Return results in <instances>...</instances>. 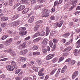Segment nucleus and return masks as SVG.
I'll use <instances>...</instances> for the list:
<instances>
[{
    "instance_id": "1",
    "label": "nucleus",
    "mask_w": 80,
    "mask_h": 80,
    "mask_svg": "<svg viewBox=\"0 0 80 80\" xmlns=\"http://www.w3.org/2000/svg\"><path fill=\"white\" fill-rule=\"evenodd\" d=\"M50 12L48 11V9L45 8L43 9V10L42 12V16L43 17H47L49 16Z\"/></svg>"
},
{
    "instance_id": "2",
    "label": "nucleus",
    "mask_w": 80,
    "mask_h": 80,
    "mask_svg": "<svg viewBox=\"0 0 80 80\" xmlns=\"http://www.w3.org/2000/svg\"><path fill=\"white\" fill-rule=\"evenodd\" d=\"M20 22H21V21H20V20H18L17 21H16L11 23V26L12 27H13L14 26H18V25H20Z\"/></svg>"
},
{
    "instance_id": "3",
    "label": "nucleus",
    "mask_w": 80,
    "mask_h": 80,
    "mask_svg": "<svg viewBox=\"0 0 80 80\" xmlns=\"http://www.w3.org/2000/svg\"><path fill=\"white\" fill-rule=\"evenodd\" d=\"M63 23V20H61L60 21L59 24V22H56L54 25V26L55 28H57V27H61Z\"/></svg>"
},
{
    "instance_id": "4",
    "label": "nucleus",
    "mask_w": 80,
    "mask_h": 80,
    "mask_svg": "<svg viewBox=\"0 0 80 80\" xmlns=\"http://www.w3.org/2000/svg\"><path fill=\"white\" fill-rule=\"evenodd\" d=\"M71 50H72V47H69L65 48L63 50V52L64 53H69L68 52H69Z\"/></svg>"
},
{
    "instance_id": "5",
    "label": "nucleus",
    "mask_w": 80,
    "mask_h": 80,
    "mask_svg": "<svg viewBox=\"0 0 80 80\" xmlns=\"http://www.w3.org/2000/svg\"><path fill=\"white\" fill-rule=\"evenodd\" d=\"M7 69L9 71H12L14 70V68H13V67L12 66L8 65L6 67Z\"/></svg>"
},
{
    "instance_id": "6",
    "label": "nucleus",
    "mask_w": 80,
    "mask_h": 80,
    "mask_svg": "<svg viewBox=\"0 0 80 80\" xmlns=\"http://www.w3.org/2000/svg\"><path fill=\"white\" fill-rule=\"evenodd\" d=\"M25 7V5H21L17 8V10H18V11H22V10L24 9Z\"/></svg>"
},
{
    "instance_id": "7",
    "label": "nucleus",
    "mask_w": 80,
    "mask_h": 80,
    "mask_svg": "<svg viewBox=\"0 0 80 80\" xmlns=\"http://www.w3.org/2000/svg\"><path fill=\"white\" fill-rule=\"evenodd\" d=\"M78 75V72L77 71L74 72L72 74V79H74Z\"/></svg>"
},
{
    "instance_id": "8",
    "label": "nucleus",
    "mask_w": 80,
    "mask_h": 80,
    "mask_svg": "<svg viewBox=\"0 0 80 80\" xmlns=\"http://www.w3.org/2000/svg\"><path fill=\"white\" fill-rule=\"evenodd\" d=\"M53 57V54H51L48 55L46 58V60H50V59H52Z\"/></svg>"
},
{
    "instance_id": "9",
    "label": "nucleus",
    "mask_w": 80,
    "mask_h": 80,
    "mask_svg": "<svg viewBox=\"0 0 80 80\" xmlns=\"http://www.w3.org/2000/svg\"><path fill=\"white\" fill-rule=\"evenodd\" d=\"M20 16V14H15L13 17L12 18V20H16V19H17L18 17Z\"/></svg>"
},
{
    "instance_id": "10",
    "label": "nucleus",
    "mask_w": 80,
    "mask_h": 80,
    "mask_svg": "<svg viewBox=\"0 0 80 80\" xmlns=\"http://www.w3.org/2000/svg\"><path fill=\"white\" fill-rule=\"evenodd\" d=\"M12 41V38H11L8 40L6 41L5 45H8L10 43H11Z\"/></svg>"
},
{
    "instance_id": "11",
    "label": "nucleus",
    "mask_w": 80,
    "mask_h": 80,
    "mask_svg": "<svg viewBox=\"0 0 80 80\" xmlns=\"http://www.w3.org/2000/svg\"><path fill=\"white\" fill-rule=\"evenodd\" d=\"M67 66L66 65L64 66L62 68V69L61 72L62 73H64V72H66V70H67Z\"/></svg>"
},
{
    "instance_id": "12",
    "label": "nucleus",
    "mask_w": 80,
    "mask_h": 80,
    "mask_svg": "<svg viewBox=\"0 0 80 80\" xmlns=\"http://www.w3.org/2000/svg\"><path fill=\"white\" fill-rule=\"evenodd\" d=\"M26 34H27V31H21V32H20L19 34L20 35H26Z\"/></svg>"
},
{
    "instance_id": "13",
    "label": "nucleus",
    "mask_w": 80,
    "mask_h": 80,
    "mask_svg": "<svg viewBox=\"0 0 80 80\" xmlns=\"http://www.w3.org/2000/svg\"><path fill=\"white\" fill-rule=\"evenodd\" d=\"M46 36H48V35H49L50 33V29H49V28L48 27H47L46 28Z\"/></svg>"
},
{
    "instance_id": "14",
    "label": "nucleus",
    "mask_w": 80,
    "mask_h": 80,
    "mask_svg": "<svg viewBox=\"0 0 80 80\" xmlns=\"http://www.w3.org/2000/svg\"><path fill=\"white\" fill-rule=\"evenodd\" d=\"M48 42V39L47 38H45L42 41V44L44 45H46L47 44V42Z\"/></svg>"
},
{
    "instance_id": "15",
    "label": "nucleus",
    "mask_w": 80,
    "mask_h": 80,
    "mask_svg": "<svg viewBox=\"0 0 80 80\" xmlns=\"http://www.w3.org/2000/svg\"><path fill=\"white\" fill-rule=\"evenodd\" d=\"M29 11V8H27L25 9H24L22 11V13L23 14H25V13H27Z\"/></svg>"
},
{
    "instance_id": "16",
    "label": "nucleus",
    "mask_w": 80,
    "mask_h": 80,
    "mask_svg": "<svg viewBox=\"0 0 80 80\" xmlns=\"http://www.w3.org/2000/svg\"><path fill=\"white\" fill-rule=\"evenodd\" d=\"M37 64L38 65H40L42 64V62H41V60L40 59H38L36 60Z\"/></svg>"
},
{
    "instance_id": "17",
    "label": "nucleus",
    "mask_w": 80,
    "mask_h": 80,
    "mask_svg": "<svg viewBox=\"0 0 80 80\" xmlns=\"http://www.w3.org/2000/svg\"><path fill=\"white\" fill-rule=\"evenodd\" d=\"M42 39V38L41 37H38L36 39H34L33 40V42L34 43H36V42H38V41Z\"/></svg>"
},
{
    "instance_id": "18",
    "label": "nucleus",
    "mask_w": 80,
    "mask_h": 80,
    "mask_svg": "<svg viewBox=\"0 0 80 80\" xmlns=\"http://www.w3.org/2000/svg\"><path fill=\"white\" fill-rule=\"evenodd\" d=\"M75 61L73 60L72 61H71L69 62V65H74L75 63Z\"/></svg>"
},
{
    "instance_id": "19",
    "label": "nucleus",
    "mask_w": 80,
    "mask_h": 80,
    "mask_svg": "<svg viewBox=\"0 0 80 80\" xmlns=\"http://www.w3.org/2000/svg\"><path fill=\"white\" fill-rule=\"evenodd\" d=\"M34 20V17H31L29 19L28 22L29 23H32Z\"/></svg>"
},
{
    "instance_id": "20",
    "label": "nucleus",
    "mask_w": 80,
    "mask_h": 80,
    "mask_svg": "<svg viewBox=\"0 0 80 80\" xmlns=\"http://www.w3.org/2000/svg\"><path fill=\"white\" fill-rule=\"evenodd\" d=\"M38 36H40L39 35V31H38L32 37V38H34Z\"/></svg>"
},
{
    "instance_id": "21",
    "label": "nucleus",
    "mask_w": 80,
    "mask_h": 80,
    "mask_svg": "<svg viewBox=\"0 0 80 80\" xmlns=\"http://www.w3.org/2000/svg\"><path fill=\"white\" fill-rule=\"evenodd\" d=\"M38 48V46L36 45H34L32 47V50H37Z\"/></svg>"
},
{
    "instance_id": "22",
    "label": "nucleus",
    "mask_w": 80,
    "mask_h": 80,
    "mask_svg": "<svg viewBox=\"0 0 80 80\" xmlns=\"http://www.w3.org/2000/svg\"><path fill=\"white\" fill-rule=\"evenodd\" d=\"M1 19L2 20H3V21H7V20H8V18L7 17H3L1 18Z\"/></svg>"
},
{
    "instance_id": "23",
    "label": "nucleus",
    "mask_w": 80,
    "mask_h": 80,
    "mask_svg": "<svg viewBox=\"0 0 80 80\" xmlns=\"http://www.w3.org/2000/svg\"><path fill=\"white\" fill-rule=\"evenodd\" d=\"M39 36H44V35H45V32H39Z\"/></svg>"
},
{
    "instance_id": "24",
    "label": "nucleus",
    "mask_w": 80,
    "mask_h": 80,
    "mask_svg": "<svg viewBox=\"0 0 80 80\" xmlns=\"http://www.w3.org/2000/svg\"><path fill=\"white\" fill-rule=\"evenodd\" d=\"M40 55V52H33V55L37 56V55Z\"/></svg>"
},
{
    "instance_id": "25",
    "label": "nucleus",
    "mask_w": 80,
    "mask_h": 80,
    "mask_svg": "<svg viewBox=\"0 0 80 80\" xmlns=\"http://www.w3.org/2000/svg\"><path fill=\"white\" fill-rule=\"evenodd\" d=\"M7 37H8V35L7 34L4 35L2 37L1 39L2 40H5V39H6Z\"/></svg>"
},
{
    "instance_id": "26",
    "label": "nucleus",
    "mask_w": 80,
    "mask_h": 80,
    "mask_svg": "<svg viewBox=\"0 0 80 80\" xmlns=\"http://www.w3.org/2000/svg\"><path fill=\"white\" fill-rule=\"evenodd\" d=\"M32 69L33 70H34L36 72H38V68L36 67H33Z\"/></svg>"
},
{
    "instance_id": "27",
    "label": "nucleus",
    "mask_w": 80,
    "mask_h": 80,
    "mask_svg": "<svg viewBox=\"0 0 80 80\" xmlns=\"http://www.w3.org/2000/svg\"><path fill=\"white\" fill-rule=\"evenodd\" d=\"M10 55L12 57H15L16 55V53L14 52H10Z\"/></svg>"
},
{
    "instance_id": "28",
    "label": "nucleus",
    "mask_w": 80,
    "mask_h": 80,
    "mask_svg": "<svg viewBox=\"0 0 80 80\" xmlns=\"http://www.w3.org/2000/svg\"><path fill=\"white\" fill-rule=\"evenodd\" d=\"M19 30L20 31H24V32H25L26 30V28L25 27L20 28H19Z\"/></svg>"
},
{
    "instance_id": "29",
    "label": "nucleus",
    "mask_w": 80,
    "mask_h": 80,
    "mask_svg": "<svg viewBox=\"0 0 80 80\" xmlns=\"http://www.w3.org/2000/svg\"><path fill=\"white\" fill-rule=\"evenodd\" d=\"M43 23V22L42 20L38 21L35 22L36 24L37 25H39L41 24V23Z\"/></svg>"
},
{
    "instance_id": "30",
    "label": "nucleus",
    "mask_w": 80,
    "mask_h": 80,
    "mask_svg": "<svg viewBox=\"0 0 80 80\" xmlns=\"http://www.w3.org/2000/svg\"><path fill=\"white\" fill-rule=\"evenodd\" d=\"M38 74L39 76H43L45 74L43 73L42 72H40V71H39L38 72Z\"/></svg>"
},
{
    "instance_id": "31",
    "label": "nucleus",
    "mask_w": 80,
    "mask_h": 80,
    "mask_svg": "<svg viewBox=\"0 0 80 80\" xmlns=\"http://www.w3.org/2000/svg\"><path fill=\"white\" fill-rule=\"evenodd\" d=\"M26 60L27 58H20V60L21 62H25V61H26Z\"/></svg>"
},
{
    "instance_id": "32",
    "label": "nucleus",
    "mask_w": 80,
    "mask_h": 80,
    "mask_svg": "<svg viewBox=\"0 0 80 80\" xmlns=\"http://www.w3.org/2000/svg\"><path fill=\"white\" fill-rule=\"evenodd\" d=\"M7 23L2 22L1 23V26L2 27H5L6 26H7Z\"/></svg>"
},
{
    "instance_id": "33",
    "label": "nucleus",
    "mask_w": 80,
    "mask_h": 80,
    "mask_svg": "<svg viewBox=\"0 0 80 80\" xmlns=\"http://www.w3.org/2000/svg\"><path fill=\"white\" fill-rule=\"evenodd\" d=\"M52 42H53V43L55 44L57 43L58 42V39L56 38H54L52 40Z\"/></svg>"
},
{
    "instance_id": "34",
    "label": "nucleus",
    "mask_w": 80,
    "mask_h": 80,
    "mask_svg": "<svg viewBox=\"0 0 80 80\" xmlns=\"http://www.w3.org/2000/svg\"><path fill=\"white\" fill-rule=\"evenodd\" d=\"M60 69H58V70L57 72V73H56V74L55 75V77H57L58 76V74H59V73H60Z\"/></svg>"
},
{
    "instance_id": "35",
    "label": "nucleus",
    "mask_w": 80,
    "mask_h": 80,
    "mask_svg": "<svg viewBox=\"0 0 80 80\" xmlns=\"http://www.w3.org/2000/svg\"><path fill=\"white\" fill-rule=\"evenodd\" d=\"M77 3V0H74L72 2V3H71V5H73L75 3Z\"/></svg>"
},
{
    "instance_id": "36",
    "label": "nucleus",
    "mask_w": 80,
    "mask_h": 80,
    "mask_svg": "<svg viewBox=\"0 0 80 80\" xmlns=\"http://www.w3.org/2000/svg\"><path fill=\"white\" fill-rule=\"evenodd\" d=\"M56 70H57L56 69H54L50 73V75H53V74H54V73H55V72H56Z\"/></svg>"
},
{
    "instance_id": "37",
    "label": "nucleus",
    "mask_w": 80,
    "mask_h": 80,
    "mask_svg": "<svg viewBox=\"0 0 80 80\" xmlns=\"http://www.w3.org/2000/svg\"><path fill=\"white\" fill-rule=\"evenodd\" d=\"M20 5V3H18L16 4H15L14 6V8H17V7L18 6H19Z\"/></svg>"
},
{
    "instance_id": "38",
    "label": "nucleus",
    "mask_w": 80,
    "mask_h": 80,
    "mask_svg": "<svg viewBox=\"0 0 80 80\" xmlns=\"http://www.w3.org/2000/svg\"><path fill=\"white\" fill-rule=\"evenodd\" d=\"M49 44L50 47L52 48V46H53V42L52 41H50L49 42Z\"/></svg>"
},
{
    "instance_id": "39",
    "label": "nucleus",
    "mask_w": 80,
    "mask_h": 80,
    "mask_svg": "<svg viewBox=\"0 0 80 80\" xmlns=\"http://www.w3.org/2000/svg\"><path fill=\"white\" fill-rule=\"evenodd\" d=\"M77 52H78V49H76L74 51V54L76 56L77 55Z\"/></svg>"
},
{
    "instance_id": "40",
    "label": "nucleus",
    "mask_w": 80,
    "mask_h": 80,
    "mask_svg": "<svg viewBox=\"0 0 80 80\" xmlns=\"http://www.w3.org/2000/svg\"><path fill=\"white\" fill-rule=\"evenodd\" d=\"M21 47L22 48H25L26 47V44L25 43H23L21 45Z\"/></svg>"
},
{
    "instance_id": "41",
    "label": "nucleus",
    "mask_w": 80,
    "mask_h": 80,
    "mask_svg": "<svg viewBox=\"0 0 80 80\" xmlns=\"http://www.w3.org/2000/svg\"><path fill=\"white\" fill-rule=\"evenodd\" d=\"M57 59L56 58H55L52 60V62H53V63H55V62H57Z\"/></svg>"
},
{
    "instance_id": "42",
    "label": "nucleus",
    "mask_w": 80,
    "mask_h": 80,
    "mask_svg": "<svg viewBox=\"0 0 80 80\" xmlns=\"http://www.w3.org/2000/svg\"><path fill=\"white\" fill-rule=\"evenodd\" d=\"M20 71H21V70L20 69L17 70L15 72V74H18V73H20Z\"/></svg>"
},
{
    "instance_id": "43",
    "label": "nucleus",
    "mask_w": 80,
    "mask_h": 80,
    "mask_svg": "<svg viewBox=\"0 0 80 80\" xmlns=\"http://www.w3.org/2000/svg\"><path fill=\"white\" fill-rule=\"evenodd\" d=\"M65 58V57H62L60 58H59V62H62V61H63L64 59Z\"/></svg>"
},
{
    "instance_id": "44",
    "label": "nucleus",
    "mask_w": 80,
    "mask_h": 80,
    "mask_svg": "<svg viewBox=\"0 0 80 80\" xmlns=\"http://www.w3.org/2000/svg\"><path fill=\"white\" fill-rule=\"evenodd\" d=\"M21 2L22 3H26L27 2V0H22Z\"/></svg>"
},
{
    "instance_id": "45",
    "label": "nucleus",
    "mask_w": 80,
    "mask_h": 80,
    "mask_svg": "<svg viewBox=\"0 0 80 80\" xmlns=\"http://www.w3.org/2000/svg\"><path fill=\"white\" fill-rule=\"evenodd\" d=\"M50 19L51 20H55V17L53 16H52L50 18Z\"/></svg>"
},
{
    "instance_id": "46",
    "label": "nucleus",
    "mask_w": 80,
    "mask_h": 80,
    "mask_svg": "<svg viewBox=\"0 0 80 80\" xmlns=\"http://www.w3.org/2000/svg\"><path fill=\"white\" fill-rule=\"evenodd\" d=\"M8 60V58H5L3 59H1L0 60V62H3L4 61H6Z\"/></svg>"
},
{
    "instance_id": "47",
    "label": "nucleus",
    "mask_w": 80,
    "mask_h": 80,
    "mask_svg": "<svg viewBox=\"0 0 80 80\" xmlns=\"http://www.w3.org/2000/svg\"><path fill=\"white\" fill-rule=\"evenodd\" d=\"M70 35V33L68 32L67 33H66L65 34H64L63 35V37H68V36H69Z\"/></svg>"
},
{
    "instance_id": "48",
    "label": "nucleus",
    "mask_w": 80,
    "mask_h": 80,
    "mask_svg": "<svg viewBox=\"0 0 80 80\" xmlns=\"http://www.w3.org/2000/svg\"><path fill=\"white\" fill-rule=\"evenodd\" d=\"M58 1H56L55 2H54V7H56L57 5H58Z\"/></svg>"
},
{
    "instance_id": "49",
    "label": "nucleus",
    "mask_w": 80,
    "mask_h": 80,
    "mask_svg": "<svg viewBox=\"0 0 80 80\" xmlns=\"http://www.w3.org/2000/svg\"><path fill=\"white\" fill-rule=\"evenodd\" d=\"M1 78H3V79H4V78H6V76L4 75V74H2L0 76Z\"/></svg>"
},
{
    "instance_id": "50",
    "label": "nucleus",
    "mask_w": 80,
    "mask_h": 80,
    "mask_svg": "<svg viewBox=\"0 0 80 80\" xmlns=\"http://www.w3.org/2000/svg\"><path fill=\"white\" fill-rule=\"evenodd\" d=\"M42 51L44 53H47V50L46 49H43Z\"/></svg>"
},
{
    "instance_id": "51",
    "label": "nucleus",
    "mask_w": 80,
    "mask_h": 80,
    "mask_svg": "<svg viewBox=\"0 0 80 80\" xmlns=\"http://www.w3.org/2000/svg\"><path fill=\"white\" fill-rule=\"evenodd\" d=\"M31 3H32V4H33V3H36V0H30Z\"/></svg>"
},
{
    "instance_id": "52",
    "label": "nucleus",
    "mask_w": 80,
    "mask_h": 80,
    "mask_svg": "<svg viewBox=\"0 0 80 80\" xmlns=\"http://www.w3.org/2000/svg\"><path fill=\"white\" fill-rule=\"evenodd\" d=\"M69 54V53L64 52L63 53V56H67Z\"/></svg>"
},
{
    "instance_id": "53",
    "label": "nucleus",
    "mask_w": 80,
    "mask_h": 80,
    "mask_svg": "<svg viewBox=\"0 0 80 80\" xmlns=\"http://www.w3.org/2000/svg\"><path fill=\"white\" fill-rule=\"evenodd\" d=\"M11 64L12 65L14 66L16 65V63H15V62L14 61H12L11 62Z\"/></svg>"
},
{
    "instance_id": "54",
    "label": "nucleus",
    "mask_w": 80,
    "mask_h": 80,
    "mask_svg": "<svg viewBox=\"0 0 80 80\" xmlns=\"http://www.w3.org/2000/svg\"><path fill=\"white\" fill-rule=\"evenodd\" d=\"M23 51L24 53H27L28 52V50H27V49H25V50H23Z\"/></svg>"
},
{
    "instance_id": "55",
    "label": "nucleus",
    "mask_w": 80,
    "mask_h": 80,
    "mask_svg": "<svg viewBox=\"0 0 80 80\" xmlns=\"http://www.w3.org/2000/svg\"><path fill=\"white\" fill-rule=\"evenodd\" d=\"M62 43H65L66 42V40L65 39H62Z\"/></svg>"
},
{
    "instance_id": "56",
    "label": "nucleus",
    "mask_w": 80,
    "mask_h": 80,
    "mask_svg": "<svg viewBox=\"0 0 80 80\" xmlns=\"http://www.w3.org/2000/svg\"><path fill=\"white\" fill-rule=\"evenodd\" d=\"M73 25V23L72 22H69V27H71V26H72Z\"/></svg>"
},
{
    "instance_id": "57",
    "label": "nucleus",
    "mask_w": 80,
    "mask_h": 80,
    "mask_svg": "<svg viewBox=\"0 0 80 80\" xmlns=\"http://www.w3.org/2000/svg\"><path fill=\"white\" fill-rule=\"evenodd\" d=\"M18 48L19 49H20V50H22V45H20L19 46H18Z\"/></svg>"
},
{
    "instance_id": "58",
    "label": "nucleus",
    "mask_w": 80,
    "mask_h": 80,
    "mask_svg": "<svg viewBox=\"0 0 80 80\" xmlns=\"http://www.w3.org/2000/svg\"><path fill=\"white\" fill-rule=\"evenodd\" d=\"M30 38V37L28 36V37H27L26 38H25V40H28Z\"/></svg>"
},
{
    "instance_id": "59",
    "label": "nucleus",
    "mask_w": 80,
    "mask_h": 80,
    "mask_svg": "<svg viewBox=\"0 0 80 80\" xmlns=\"http://www.w3.org/2000/svg\"><path fill=\"white\" fill-rule=\"evenodd\" d=\"M70 60H71V59L69 58L65 61V62H70Z\"/></svg>"
},
{
    "instance_id": "60",
    "label": "nucleus",
    "mask_w": 80,
    "mask_h": 80,
    "mask_svg": "<svg viewBox=\"0 0 80 80\" xmlns=\"http://www.w3.org/2000/svg\"><path fill=\"white\" fill-rule=\"evenodd\" d=\"M35 27L38 29L39 27H40V25L36 24Z\"/></svg>"
},
{
    "instance_id": "61",
    "label": "nucleus",
    "mask_w": 80,
    "mask_h": 80,
    "mask_svg": "<svg viewBox=\"0 0 80 80\" xmlns=\"http://www.w3.org/2000/svg\"><path fill=\"white\" fill-rule=\"evenodd\" d=\"M4 47V46L2 44H0V48H3Z\"/></svg>"
},
{
    "instance_id": "62",
    "label": "nucleus",
    "mask_w": 80,
    "mask_h": 80,
    "mask_svg": "<svg viewBox=\"0 0 80 80\" xmlns=\"http://www.w3.org/2000/svg\"><path fill=\"white\" fill-rule=\"evenodd\" d=\"M30 66H31V65H33V64H34V62H33V61H32L31 62H30Z\"/></svg>"
},
{
    "instance_id": "63",
    "label": "nucleus",
    "mask_w": 80,
    "mask_h": 80,
    "mask_svg": "<svg viewBox=\"0 0 80 80\" xmlns=\"http://www.w3.org/2000/svg\"><path fill=\"white\" fill-rule=\"evenodd\" d=\"M37 78V77L35 75L33 76V79L32 80H36Z\"/></svg>"
},
{
    "instance_id": "64",
    "label": "nucleus",
    "mask_w": 80,
    "mask_h": 80,
    "mask_svg": "<svg viewBox=\"0 0 80 80\" xmlns=\"http://www.w3.org/2000/svg\"><path fill=\"white\" fill-rule=\"evenodd\" d=\"M16 80H20V78L19 77H16Z\"/></svg>"
}]
</instances>
